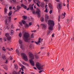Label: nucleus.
Returning a JSON list of instances; mask_svg holds the SVG:
<instances>
[{
	"label": "nucleus",
	"mask_w": 74,
	"mask_h": 74,
	"mask_svg": "<svg viewBox=\"0 0 74 74\" xmlns=\"http://www.w3.org/2000/svg\"><path fill=\"white\" fill-rule=\"evenodd\" d=\"M23 38L24 41L26 42H29V40H30V35L28 32H25L23 35Z\"/></svg>",
	"instance_id": "obj_1"
},
{
	"label": "nucleus",
	"mask_w": 74,
	"mask_h": 74,
	"mask_svg": "<svg viewBox=\"0 0 74 74\" xmlns=\"http://www.w3.org/2000/svg\"><path fill=\"white\" fill-rule=\"evenodd\" d=\"M28 54L30 59V60H29V62L32 66H34V62L33 60L34 59V56L30 52H29Z\"/></svg>",
	"instance_id": "obj_2"
},
{
	"label": "nucleus",
	"mask_w": 74,
	"mask_h": 74,
	"mask_svg": "<svg viewBox=\"0 0 74 74\" xmlns=\"http://www.w3.org/2000/svg\"><path fill=\"white\" fill-rule=\"evenodd\" d=\"M48 24H49V30H53V27L55 25L54 22L53 20H49L48 21Z\"/></svg>",
	"instance_id": "obj_3"
},
{
	"label": "nucleus",
	"mask_w": 74,
	"mask_h": 74,
	"mask_svg": "<svg viewBox=\"0 0 74 74\" xmlns=\"http://www.w3.org/2000/svg\"><path fill=\"white\" fill-rule=\"evenodd\" d=\"M36 66L38 70H43V67L44 65H42L40 63L37 62L36 63Z\"/></svg>",
	"instance_id": "obj_4"
},
{
	"label": "nucleus",
	"mask_w": 74,
	"mask_h": 74,
	"mask_svg": "<svg viewBox=\"0 0 74 74\" xmlns=\"http://www.w3.org/2000/svg\"><path fill=\"white\" fill-rule=\"evenodd\" d=\"M21 55L23 56V59L25 61H27V58L25 54L24 53H22Z\"/></svg>",
	"instance_id": "obj_5"
},
{
	"label": "nucleus",
	"mask_w": 74,
	"mask_h": 74,
	"mask_svg": "<svg viewBox=\"0 0 74 74\" xmlns=\"http://www.w3.org/2000/svg\"><path fill=\"white\" fill-rule=\"evenodd\" d=\"M57 7L58 10L59 9H62V2L58 3V4L57 5Z\"/></svg>",
	"instance_id": "obj_6"
},
{
	"label": "nucleus",
	"mask_w": 74,
	"mask_h": 74,
	"mask_svg": "<svg viewBox=\"0 0 74 74\" xmlns=\"http://www.w3.org/2000/svg\"><path fill=\"white\" fill-rule=\"evenodd\" d=\"M40 10L38 8H37V10L36 12V14L38 15V18H40Z\"/></svg>",
	"instance_id": "obj_7"
},
{
	"label": "nucleus",
	"mask_w": 74,
	"mask_h": 74,
	"mask_svg": "<svg viewBox=\"0 0 74 74\" xmlns=\"http://www.w3.org/2000/svg\"><path fill=\"white\" fill-rule=\"evenodd\" d=\"M5 36L7 37L8 40H10V39L11 38V37L10 36L9 33H7L5 34Z\"/></svg>",
	"instance_id": "obj_8"
},
{
	"label": "nucleus",
	"mask_w": 74,
	"mask_h": 74,
	"mask_svg": "<svg viewBox=\"0 0 74 74\" xmlns=\"http://www.w3.org/2000/svg\"><path fill=\"white\" fill-rule=\"evenodd\" d=\"M19 43L21 45H23V41L21 39H19L18 41Z\"/></svg>",
	"instance_id": "obj_9"
},
{
	"label": "nucleus",
	"mask_w": 74,
	"mask_h": 74,
	"mask_svg": "<svg viewBox=\"0 0 74 74\" xmlns=\"http://www.w3.org/2000/svg\"><path fill=\"white\" fill-rule=\"evenodd\" d=\"M21 7H24L25 9H26V8H27V6H26V5H25L23 4V3H22L21 4Z\"/></svg>",
	"instance_id": "obj_10"
},
{
	"label": "nucleus",
	"mask_w": 74,
	"mask_h": 74,
	"mask_svg": "<svg viewBox=\"0 0 74 74\" xmlns=\"http://www.w3.org/2000/svg\"><path fill=\"white\" fill-rule=\"evenodd\" d=\"M41 25L42 26V28L44 29H45L46 28H47V26L46 25H45L44 24H42Z\"/></svg>",
	"instance_id": "obj_11"
},
{
	"label": "nucleus",
	"mask_w": 74,
	"mask_h": 74,
	"mask_svg": "<svg viewBox=\"0 0 74 74\" xmlns=\"http://www.w3.org/2000/svg\"><path fill=\"white\" fill-rule=\"evenodd\" d=\"M49 19V16H48L47 14H46L45 15V21H47V19Z\"/></svg>",
	"instance_id": "obj_12"
},
{
	"label": "nucleus",
	"mask_w": 74,
	"mask_h": 74,
	"mask_svg": "<svg viewBox=\"0 0 74 74\" xmlns=\"http://www.w3.org/2000/svg\"><path fill=\"white\" fill-rule=\"evenodd\" d=\"M41 38H40L38 39V42H35V43H36V44H37V45H38V43H40V40H41Z\"/></svg>",
	"instance_id": "obj_13"
},
{
	"label": "nucleus",
	"mask_w": 74,
	"mask_h": 74,
	"mask_svg": "<svg viewBox=\"0 0 74 74\" xmlns=\"http://www.w3.org/2000/svg\"><path fill=\"white\" fill-rule=\"evenodd\" d=\"M48 5L50 9H52V8H53V6H52V5H51V4L50 3Z\"/></svg>",
	"instance_id": "obj_14"
},
{
	"label": "nucleus",
	"mask_w": 74,
	"mask_h": 74,
	"mask_svg": "<svg viewBox=\"0 0 74 74\" xmlns=\"http://www.w3.org/2000/svg\"><path fill=\"white\" fill-rule=\"evenodd\" d=\"M33 1L35 3H36V2H37L38 3H40V2L39 0H33Z\"/></svg>",
	"instance_id": "obj_15"
},
{
	"label": "nucleus",
	"mask_w": 74,
	"mask_h": 74,
	"mask_svg": "<svg viewBox=\"0 0 74 74\" xmlns=\"http://www.w3.org/2000/svg\"><path fill=\"white\" fill-rule=\"evenodd\" d=\"M29 7L31 10H33V6H32V5L31 4L29 5Z\"/></svg>",
	"instance_id": "obj_16"
},
{
	"label": "nucleus",
	"mask_w": 74,
	"mask_h": 74,
	"mask_svg": "<svg viewBox=\"0 0 74 74\" xmlns=\"http://www.w3.org/2000/svg\"><path fill=\"white\" fill-rule=\"evenodd\" d=\"M7 9L6 8H4V14H7Z\"/></svg>",
	"instance_id": "obj_17"
},
{
	"label": "nucleus",
	"mask_w": 74,
	"mask_h": 74,
	"mask_svg": "<svg viewBox=\"0 0 74 74\" xmlns=\"http://www.w3.org/2000/svg\"><path fill=\"white\" fill-rule=\"evenodd\" d=\"M2 59H3V60H5V59H6V57H5V56L4 54L2 55Z\"/></svg>",
	"instance_id": "obj_18"
},
{
	"label": "nucleus",
	"mask_w": 74,
	"mask_h": 74,
	"mask_svg": "<svg viewBox=\"0 0 74 74\" xmlns=\"http://www.w3.org/2000/svg\"><path fill=\"white\" fill-rule=\"evenodd\" d=\"M16 51L18 55L19 56L20 54H19V51L18 50V49H16Z\"/></svg>",
	"instance_id": "obj_19"
},
{
	"label": "nucleus",
	"mask_w": 74,
	"mask_h": 74,
	"mask_svg": "<svg viewBox=\"0 0 74 74\" xmlns=\"http://www.w3.org/2000/svg\"><path fill=\"white\" fill-rule=\"evenodd\" d=\"M40 6L41 7H42V8L44 7V3H42Z\"/></svg>",
	"instance_id": "obj_20"
},
{
	"label": "nucleus",
	"mask_w": 74,
	"mask_h": 74,
	"mask_svg": "<svg viewBox=\"0 0 74 74\" xmlns=\"http://www.w3.org/2000/svg\"><path fill=\"white\" fill-rule=\"evenodd\" d=\"M11 15H12V11H10L8 15L9 16H11Z\"/></svg>",
	"instance_id": "obj_21"
},
{
	"label": "nucleus",
	"mask_w": 74,
	"mask_h": 74,
	"mask_svg": "<svg viewBox=\"0 0 74 74\" xmlns=\"http://www.w3.org/2000/svg\"><path fill=\"white\" fill-rule=\"evenodd\" d=\"M14 31L13 30H12L11 31V32L10 33V35L12 36V35H13V33H14Z\"/></svg>",
	"instance_id": "obj_22"
},
{
	"label": "nucleus",
	"mask_w": 74,
	"mask_h": 74,
	"mask_svg": "<svg viewBox=\"0 0 74 74\" xmlns=\"http://www.w3.org/2000/svg\"><path fill=\"white\" fill-rule=\"evenodd\" d=\"M22 64H24V65H27V64H26V62H25L24 61H22Z\"/></svg>",
	"instance_id": "obj_23"
},
{
	"label": "nucleus",
	"mask_w": 74,
	"mask_h": 74,
	"mask_svg": "<svg viewBox=\"0 0 74 74\" xmlns=\"http://www.w3.org/2000/svg\"><path fill=\"white\" fill-rule=\"evenodd\" d=\"M21 49H24V47H23V45H21Z\"/></svg>",
	"instance_id": "obj_24"
},
{
	"label": "nucleus",
	"mask_w": 74,
	"mask_h": 74,
	"mask_svg": "<svg viewBox=\"0 0 74 74\" xmlns=\"http://www.w3.org/2000/svg\"><path fill=\"white\" fill-rule=\"evenodd\" d=\"M7 18H8V20L10 22L11 21V17H7Z\"/></svg>",
	"instance_id": "obj_25"
},
{
	"label": "nucleus",
	"mask_w": 74,
	"mask_h": 74,
	"mask_svg": "<svg viewBox=\"0 0 74 74\" xmlns=\"http://www.w3.org/2000/svg\"><path fill=\"white\" fill-rule=\"evenodd\" d=\"M22 22L24 25H25V24H26V21H25L23 20L22 21Z\"/></svg>",
	"instance_id": "obj_26"
},
{
	"label": "nucleus",
	"mask_w": 74,
	"mask_h": 74,
	"mask_svg": "<svg viewBox=\"0 0 74 74\" xmlns=\"http://www.w3.org/2000/svg\"><path fill=\"white\" fill-rule=\"evenodd\" d=\"M35 57L36 59H38V58H39L38 56L37 55H35Z\"/></svg>",
	"instance_id": "obj_27"
},
{
	"label": "nucleus",
	"mask_w": 74,
	"mask_h": 74,
	"mask_svg": "<svg viewBox=\"0 0 74 74\" xmlns=\"http://www.w3.org/2000/svg\"><path fill=\"white\" fill-rule=\"evenodd\" d=\"M21 67V69H26L25 66L23 65H22Z\"/></svg>",
	"instance_id": "obj_28"
},
{
	"label": "nucleus",
	"mask_w": 74,
	"mask_h": 74,
	"mask_svg": "<svg viewBox=\"0 0 74 74\" xmlns=\"http://www.w3.org/2000/svg\"><path fill=\"white\" fill-rule=\"evenodd\" d=\"M14 68L16 69H18V66L16 64H14Z\"/></svg>",
	"instance_id": "obj_29"
},
{
	"label": "nucleus",
	"mask_w": 74,
	"mask_h": 74,
	"mask_svg": "<svg viewBox=\"0 0 74 74\" xmlns=\"http://www.w3.org/2000/svg\"><path fill=\"white\" fill-rule=\"evenodd\" d=\"M41 22H44V18L43 17L41 19Z\"/></svg>",
	"instance_id": "obj_30"
},
{
	"label": "nucleus",
	"mask_w": 74,
	"mask_h": 74,
	"mask_svg": "<svg viewBox=\"0 0 74 74\" xmlns=\"http://www.w3.org/2000/svg\"><path fill=\"white\" fill-rule=\"evenodd\" d=\"M9 60H12L13 58H12L11 56H10L8 58Z\"/></svg>",
	"instance_id": "obj_31"
},
{
	"label": "nucleus",
	"mask_w": 74,
	"mask_h": 74,
	"mask_svg": "<svg viewBox=\"0 0 74 74\" xmlns=\"http://www.w3.org/2000/svg\"><path fill=\"white\" fill-rule=\"evenodd\" d=\"M51 33V31L50 30H49L48 31L47 33V35H48L49 34Z\"/></svg>",
	"instance_id": "obj_32"
},
{
	"label": "nucleus",
	"mask_w": 74,
	"mask_h": 74,
	"mask_svg": "<svg viewBox=\"0 0 74 74\" xmlns=\"http://www.w3.org/2000/svg\"><path fill=\"white\" fill-rule=\"evenodd\" d=\"M21 8V7L19 6H17V9H18V10H19V9H20V8Z\"/></svg>",
	"instance_id": "obj_33"
},
{
	"label": "nucleus",
	"mask_w": 74,
	"mask_h": 74,
	"mask_svg": "<svg viewBox=\"0 0 74 74\" xmlns=\"http://www.w3.org/2000/svg\"><path fill=\"white\" fill-rule=\"evenodd\" d=\"M4 69H5V70H7L8 69V68H7V66H5V67H4Z\"/></svg>",
	"instance_id": "obj_34"
},
{
	"label": "nucleus",
	"mask_w": 74,
	"mask_h": 74,
	"mask_svg": "<svg viewBox=\"0 0 74 74\" xmlns=\"http://www.w3.org/2000/svg\"><path fill=\"white\" fill-rule=\"evenodd\" d=\"M25 27H29V25L27 24H25Z\"/></svg>",
	"instance_id": "obj_35"
},
{
	"label": "nucleus",
	"mask_w": 74,
	"mask_h": 74,
	"mask_svg": "<svg viewBox=\"0 0 74 74\" xmlns=\"http://www.w3.org/2000/svg\"><path fill=\"white\" fill-rule=\"evenodd\" d=\"M44 12H48V9L47 8H46L45 10L44 11Z\"/></svg>",
	"instance_id": "obj_36"
},
{
	"label": "nucleus",
	"mask_w": 74,
	"mask_h": 74,
	"mask_svg": "<svg viewBox=\"0 0 74 74\" xmlns=\"http://www.w3.org/2000/svg\"><path fill=\"white\" fill-rule=\"evenodd\" d=\"M69 20L68 19H67L66 21H65V22L66 23H69Z\"/></svg>",
	"instance_id": "obj_37"
},
{
	"label": "nucleus",
	"mask_w": 74,
	"mask_h": 74,
	"mask_svg": "<svg viewBox=\"0 0 74 74\" xmlns=\"http://www.w3.org/2000/svg\"><path fill=\"white\" fill-rule=\"evenodd\" d=\"M11 27L12 29H14V25H12L11 26Z\"/></svg>",
	"instance_id": "obj_38"
},
{
	"label": "nucleus",
	"mask_w": 74,
	"mask_h": 74,
	"mask_svg": "<svg viewBox=\"0 0 74 74\" xmlns=\"http://www.w3.org/2000/svg\"><path fill=\"white\" fill-rule=\"evenodd\" d=\"M23 18H24V19H27V16H23Z\"/></svg>",
	"instance_id": "obj_39"
},
{
	"label": "nucleus",
	"mask_w": 74,
	"mask_h": 74,
	"mask_svg": "<svg viewBox=\"0 0 74 74\" xmlns=\"http://www.w3.org/2000/svg\"><path fill=\"white\" fill-rule=\"evenodd\" d=\"M19 36L20 37H21L22 36V34L21 33H20L19 34Z\"/></svg>",
	"instance_id": "obj_40"
},
{
	"label": "nucleus",
	"mask_w": 74,
	"mask_h": 74,
	"mask_svg": "<svg viewBox=\"0 0 74 74\" xmlns=\"http://www.w3.org/2000/svg\"><path fill=\"white\" fill-rule=\"evenodd\" d=\"M52 12V10H51L49 12V14H51Z\"/></svg>",
	"instance_id": "obj_41"
},
{
	"label": "nucleus",
	"mask_w": 74,
	"mask_h": 74,
	"mask_svg": "<svg viewBox=\"0 0 74 74\" xmlns=\"http://www.w3.org/2000/svg\"><path fill=\"white\" fill-rule=\"evenodd\" d=\"M32 25V22H30L29 23V26H31Z\"/></svg>",
	"instance_id": "obj_42"
},
{
	"label": "nucleus",
	"mask_w": 74,
	"mask_h": 74,
	"mask_svg": "<svg viewBox=\"0 0 74 74\" xmlns=\"http://www.w3.org/2000/svg\"><path fill=\"white\" fill-rule=\"evenodd\" d=\"M12 1L13 2V3H16V0H12Z\"/></svg>",
	"instance_id": "obj_43"
},
{
	"label": "nucleus",
	"mask_w": 74,
	"mask_h": 74,
	"mask_svg": "<svg viewBox=\"0 0 74 74\" xmlns=\"http://www.w3.org/2000/svg\"><path fill=\"white\" fill-rule=\"evenodd\" d=\"M3 51H5V50H6V49H5V48L4 47H3Z\"/></svg>",
	"instance_id": "obj_44"
},
{
	"label": "nucleus",
	"mask_w": 74,
	"mask_h": 74,
	"mask_svg": "<svg viewBox=\"0 0 74 74\" xmlns=\"http://www.w3.org/2000/svg\"><path fill=\"white\" fill-rule=\"evenodd\" d=\"M7 49L8 50V51H11V49H10L9 48H7Z\"/></svg>",
	"instance_id": "obj_45"
},
{
	"label": "nucleus",
	"mask_w": 74,
	"mask_h": 74,
	"mask_svg": "<svg viewBox=\"0 0 74 74\" xmlns=\"http://www.w3.org/2000/svg\"><path fill=\"white\" fill-rule=\"evenodd\" d=\"M5 24L6 25V24H7V20H5Z\"/></svg>",
	"instance_id": "obj_46"
},
{
	"label": "nucleus",
	"mask_w": 74,
	"mask_h": 74,
	"mask_svg": "<svg viewBox=\"0 0 74 74\" xmlns=\"http://www.w3.org/2000/svg\"><path fill=\"white\" fill-rule=\"evenodd\" d=\"M61 28L60 26V25H59L58 27V30H60V29Z\"/></svg>",
	"instance_id": "obj_47"
},
{
	"label": "nucleus",
	"mask_w": 74,
	"mask_h": 74,
	"mask_svg": "<svg viewBox=\"0 0 74 74\" xmlns=\"http://www.w3.org/2000/svg\"><path fill=\"white\" fill-rule=\"evenodd\" d=\"M7 39V38H3V40H4L5 41H6V39Z\"/></svg>",
	"instance_id": "obj_48"
},
{
	"label": "nucleus",
	"mask_w": 74,
	"mask_h": 74,
	"mask_svg": "<svg viewBox=\"0 0 74 74\" xmlns=\"http://www.w3.org/2000/svg\"><path fill=\"white\" fill-rule=\"evenodd\" d=\"M60 16H59L58 19L59 22H60Z\"/></svg>",
	"instance_id": "obj_49"
},
{
	"label": "nucleus",
	"mask_w": 74,
	"mask_h": 74,
	"mask_svg": "<svg viewBox=\"0 0 74 74\" xmlns=\"http://www.w3.org/2000/svg\"><path fill=\"white\" fill-rule=\"evenodd\" d=\"M31 37L32 38H34V36H33V34H32L31 35Z\"/></svg>",
	"instance_id": "obj_50"
},
{
	"label": "nucleus",
	"mask_w": 74,
	"mask_h": 74,
	"mask_svg": "<svg viewBox=\"0 0 74 74\" xmlns=\"http://www.w3.org/2000/svg\"><path fill=\"white\" fill-rule=\"evenodd\" d=\"M66 15V13H64V14H62V16H64V17L65 16V15Z\"/></svg>",
	"instance_id": "obj_51"
},
{
	"label": "nucleus",
	"mask_w": 74,
	"mask_h": 74,
	"mask_svg": "<svg viewBox=\"0 0 74 74\" xmlns=\"http://www.w3.org/2000/svg\"><path fill=\"white\" fill-rule=\"evenodd\" d=\"M12 6H10L9 8V10H11V9H12Z\"/></svg>",
	"instance_id": "obj_52"
},
{
	"label": "nucleus",
	"mask_w": 74,
	"mask_h": 74,
	"mask_svg": "<svg viewBox=\"0 0 74 74\" xmlns=\"http://www.w3.org/2000/svg\"><path fill=\"white\" fill-rule=\"evenodd\" d=\"M0 41L1 42H2L3 41L2 40V38H0Z\"/></svg>",
	"instance_id": "obj_53"
},
{
	"label": "nucleus",
	"mask_w": 74,
	"mask_h": 74,
	"mask_svg": "<svg viewBox=\"0 0 74 74\" xmlns=\"http://www.w3.org/2000/svg\"><path fill=\"white\" fill-rule=\"evenodd\" d=\"M18 64L20 65V66H21L22 65V64H21V63H20L19 62Z\"/></svg>",
	"instance_id": "obj_54"
},
{
	"label": "nucleus",
	"mask_w": 74,
	"mask_h": 74,
	"mask_svg": "<svg viewBox=\"0 0 74 74\" xmlns=\"http://www.w3.org/2000/svg\"><path fill=\"white\" fill-rule=\"evenodd\" d=\"M36 4L37 6H38V7H40V5H39V4H38V3H37Z\"/></svg>",
	"instance_id": "obj_55"
},
{
	"label": "nucleus",
	"mask_w": 74,
	"mask_h": 74,
	"mask_svg": "<svg viewBox=\"0 0 74 74\" xmlns=\"http://www.w3.org/2000/svg\"><path fill=\"white\" fill-rule=\"evenodd\" d=\"M19 24H20V25H21V26H22V22H20V23H19Z\"/></svg>",
	"instance_id": "obj_56"
},
{
	"label": "nucleus",
	"mask_w": 74,
	"mask_h": 74,
	"mask_svg": "<svg viewBox=\"0 0 74 74\" xmlns=\"http://www.w3.org/2000/svg\"><path fill=\"white\" fill-rule=\"evenodd\" d=\"M42 71H39V73H41L42 72Z\"/></svg>",
	"instance_id": "obj_57"
},
{
	"label": "nucleus",
	"mask_w": 74,
	"mask_h": 74,
	"mask_svg": "<svg viewBox=\"0 0 74 74\" xmlns=\"http://www.w3.org/2000/svg\"><path fill=\"white\" fill-rule=\"evenodd\" d=\"M13 9L14 10H16V8H15V7H13Z\"/></svg>",
	"instance_id": "obj_58"
},
{
	"label": "nucleus",
	"mask_w": 74,
	"mask_h": 74,
	"mask_svg": "<svg viewBox=\"0 0 74 74\" xmlns=\"http://www.w3.org/2000/svg\"><path fill=\"white\" fill-rule=\"evenodd\" d=\"M32 13H33V14H35V11H33Z\"/></svg>",
	"instance_id": "obj_59"
},
{
	"label": "nucleus",
	"mask_w": 74,
	"mask_h": 74,
	"mask_svg": "<svg viewBox=\"0 0 74 74\" xmlns=\"http://www.w3.org/2000/svg\"><path fill=\"white\" fill-rule=\"evenodd\" d=\"M8 62V60H6V62H5V63H7Z\"/></svg>",
	"instance_id": "obj_60"
},
{
	"label": "nucleus",
	"mask_w": 74,
	"mask_h": 74,
	"mask_svg": "<svg viewBox=\"0 0 74 74\" xmlns=\"http://www.w3.org/2000/svg\"><path fill=\"white\" fill-rule=\"evenodd\" d=\"M69 4H67V7L69 9Z\"/></svg>",
	"instance_id": "obj_61"
},
{
	"label": "nucleus",
	"mask_w": 74,
	"mask_h": 74,
	"mask_svg": "<svg viewBox=\"0 0 74 74\" xmlns=\"http://www.w3.org/2000/svg\"><path fill=\"white\" fill-rule=\"evenodd\" d=\"M56 0L57 2H59V1H60V0Z\"/></svg>",
	"instance_id": "obj_62"
},
{
	"label": "nucleus",
	"mask_w": 74,
	"mask_h": 74,
	"mask_svg": "<svg viewBox=\"0 0 74 74\" xmlns=\"http://www.w3.org/2000/svg\"><path fill=\"white\" fill-rule=\"evenodd\" d=\"M28 0V1H29V2H31L32 1V0Z\"/></svg>",
	"instance_id": "obj_63"
},
{
	"label": "nucleus",
	"mask_w": 74,
	"mask_h": 74,
	"mask_svg": "<svg viewBox=\"0 0 74 74\" xmlns=\"http://www.w3.org/2000/svg\"><path fill=\"white\" fill-rule=\"evenodd\" d=\"M24 72H21V74H24Z\"/></svg>",
	"instance_id": "obj_64"
}]
</instances>
